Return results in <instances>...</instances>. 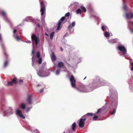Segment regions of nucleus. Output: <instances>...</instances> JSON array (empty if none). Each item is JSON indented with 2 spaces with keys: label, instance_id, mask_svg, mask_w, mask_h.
<instances>
[{
  "label": "nucleus",
  "instance_id": "nucleus-30",
  "mask_svg": "<svg viewBox=\"0 0 133 133\" xmlns=\"http://www.w3.org/2000/svg\"><path fill=\"white\" fill-rule=\"evenodd\" d=\"M116 112V110L115 109H113V111L112 112H111V115H112L114 114Z\"/></svg>",
  "mask_w": 133,
  "mask_h": 133
},
{
  "label": "nucleus",
  "instance_id": "nucleus-41",
  "mask_svg": "<svg viewBox=\"0 0 133 133\" xmlns=\"http://www.w3.org/2000/svg\"><path fill=\"white\" fill-rule=\"evenodd\" d=\"M23 81L22 79H20L19 81V83H20V84L23 83Z\"/></svg>",
  "mask_w": 133,
  "mask_h": 133
},
{
  "label": "nucleus",
  "instance_id": "nucleus-38",
  "mask_svg": "<svg viewBox=\"0 0 133 133\" xmlns=\"http://www.w3.org/2000/svg\"><path fill=\"white\" fill-rule=\"evenodd\" d=\"M131 64L132 65V67L131 68V70L132 71L133 70V63H131Z\"/></svg>",
  "mask_w": 133,
  "mask_h": 133
},
{
  "label": "nucleus",
  "instance_id": "nucleus-45",
  "mask_svg": "<svg viewBox=\"0 0 133 133\" xmlns=\"http://www.w3.org/2000/svg\"><path fill=\"white\" fill-rule=\"evenodd\" d=\"M60 50H61V51H63V49H62V48L61 47L60 48Z\"/></svg>",
  "mask_w": 133,
  "mask_h": 133
},
{
  "label": "nucleus",
  "instance_id": "nucleus-15",
  "mask_svg": "<svg viewBox=\"0 0 133 133\" xmlns=\"http://www.w3.org/2000/svg\"><path fill=\"white\" fill-rule=\"evenodd\" d=\"M75 22H73L68 27V28L69 29L70 28H72L74 27L75 25Z\"/></svg>",
  "mask_w": 133,
  "mask_h": 133
},
{
  "label": "nucleus",
  "instance_id": "nucleus-1",
  "mask_svg": "<svg viewBox=\"0 0 133 133\" xmlns=\"http://www.w3.org/2000/svg\"><path fill=\"white\" fill-rule=\"evenodd\" d=\"M31 38L32 41H34L36 46L39 41V39L36 36L35 34H32L31 36Z\"/></svg>",
  "mask_w": 133,
  "mask_h": 133
},
{
  "label": "nucleus",
  "instance_id": "nucleus-40",
  "mask_svg": "<svg viewBox=\"0 0 133 133\" xmlns=\"http://www.w3.org/2000/svg\"><path fill=\"white\" fill-rule=\"evenodd\" d=\"M4 114L3 115L4 116H7V114H8L7 112H6V111H5L4 112Z\"/></svg>",
  "mask_w": 133,
  "mask_h": 133
},
{
  "label": "nucleus",
  "instance_id": "nucleus-11",
  "mask_svg": "<svg viewBox=\"0 0 133 133\" xmlns=\"http://www.w3.org/2000/svg\"><path fill=\"white\" fill-rule=\"evenodd\" d=\"M125 16L127 19L129 18H132L133 17V14H128L127 13L125 14Z\"/></svg>",
  "mask_w": 133,
  "mask_h": 133
},
{
  "label": "nucleus",
  "instance_id": "nucleus-33",
  "mask_svg": "<svg viewBox=\"0 0 133 133\" xmlns=\"http://www.w3.org/2000/svg\"><path fill=\"white\" fill-rule=\"evenodd\" d=\"M15 38L16 39L18 40H19L20 39V38L18 36H17Z\"/></svg>",
  "mask_w": 133,
  "mask_h": 133
},
{
  "label": "nucleus",
  "instance_id": "nucleus-47",
  "mask_svg": "<svg viewBox=\"0 0 133 133\" xmlns=\"http://www.w3.org/2000/svg\"><path fill=\"white\" fill-rule=\"evenodd\" d=\"M36 133H39V131L38 130H36Z\"/></svg>",
  "mask_w": 133,
  "mask_h": 133
},
{
  "label": "nucleus",
  "instance_id": "nucleus-4",
  "mask_svg": "<svg viewBox=\"0 0 133 133\" xmlns=\"http://www.w3.org/2000/svg\"><path fill=\"white\" fill-rule=\"evenodd\" d=\"M65 19V16L62 17L59 21L58 23V24L57 27V28L56 30H58L60 28V25L62 23H64L63 21Z\"/></svg>",
  "mask_w": 133,
  "mask_h": 133
},
{
  "label": "nucleus",
  "instance_id": "nucleus-46",
  "mask_svg": "<svg viewBox=\"0 0 133 133\" xmlns=\"http://www.w3.org/2000/svg\"><path fill=\"white\" fill-rule=\"evenodd\" d=\"M41 85L40 84H38L37 85V87H39V86H41Z\"/></svg>",
  "mask_w": 133,
  "mask_h": 133
},
{
  "label": "nucleus",
  "instance_id": "nucleus-50",
  "mask_svg": "<svg viewBox=\"0 0 133 133\" xmlns=\"http://www.w3.org/2000/svg\"><path fill=\"white\" fill-rule=\"evenodd\" d=\"M40 0H39V1H40Z\"/></svg>",
  "mask_w": 133,
  "mask_h": 133
},
{
  "label": "nucleus",
  "instance_id": "nucleus-39",
  "mask_svg": "<svg viewBox=\"0 0 133 133\" xmlns=\"http://www.w3.org/2000/svg\"><path fill=\"white\" fill-rule=\"evenodd\" d=\"M43 91H44V88H43L40 90L39 92L40 93H42V92H43Z\"/></svg>",
  "mask_w": 133,
  "mask_h": 133
},
{
  "label": "nucleus",
  "instance_id": "nucleus-25",
  "mask_svg": "<svg viewBox=\"0 0 133 133\" xmlns=\"http://www.w3.org/2000/svg\"><path fill=\"white\" fill-rule=\"evenodd\" d=\"M8 64V62L7 61H5L4 63V67H6L7 65Z\"/></svg>",
  "mask_w": 133,
  "mask_h": 133
},
{
  "label": "nucleus",
  "instance_id": "nucleus-16",
  "mask_svg": "<svg viewBox=\"0 0 133 133\" xmlns=\"http://www.w3.org/2000/svg\"><path fill=\"white\" fill-rule=\"evenodd\" d=\"M19 107L22 109H25V105L23 103L19 105Z\"/></svg>",
  "mask_w": 133,
  "mask_h": 133
},
{
  "label": "nucleus",
  "instance_id": "nucleus-17",
  "mask_svg": "<svg viewBox=\"0 0 133 133\" xmlns=\"http://www.w3.org/2000/svg\"><path fill=\"white\" fill-rule=\"evenodd\" d=\"M93 115V114L92 113H87L86 115H85L83 116V117L86 118L87 116H92Z\"/></svg>",
  "mask_w": 133,
  "mask_h": 133
},
{
  "label": "nucleus",
  "instance_id": "nucleus-5",
  "mask_svg": "<svg viewBox=\"0 0 133 133\" xmlns=\"http://www.w3.org/2000/svg\"><path fill=\"white\" fill-rule=\"evenodd\" d=\"M86 120V118H85L84 119L81 118L80 119L79 123V126L80 127L83 128L84 127L85 124L84 122Z\"/></svg>",
  "mask_w": 133,
  "mask_h": 133
},
{
  "label": "nucleus",
  "instance_id": "nucleus-22",
  "mask_svg": "<svg viewBox=\"0 0 133 133\" xmlns=\"http://www.w3.org/2000/svg\"><path fill=\"white\" fill-rule=\"evenodd\" d=\"M104 35V36L107 37H109L110 36L109 33L107 31L105 32Z\"/></svg>",
  "mask_w": 133,
  "mask_h": 133
},
{
  "label": "nucleus",
  "instance_id": "nucleus-28",
  "mask_svg": "<svg viewBox=\"0 0 133 133\" xmlns=\"http://www.w3.org/2000/svg\"><path fill=\"white\" fill-rule=\"evenodd\" d=\"M36 56L37 58H39L40 57V55L39 52H38L36 55Z\"/></svg>",
  "mask_w": 133,
  "mask_h": 133
},
{
  "label": "nucleus",
  "instance_id": "nucleus-48",
  "mask_svg": "<svg viewBox=\"0 0 133 133\" xmlns=\"http://www.w3.org/2000/svg\"><path fill=\"white\" fill-rule=\"evenodd\" d=\"M45 35H46V36H48V34L46 33H45Z\"/></svg>",
  "mask_w": 133,
  "mask_h": 133
},
{
  "label": "nucleus",
  "instance_id": "nucleus-52",
  "mask_svg": "<svg viewBox=\"0 0 133 133\" xmlns=\"http://www.w3.org/2000/svg\"><path fill=\"white\" fill-rule=\"evenodd\" d=\"M132 25H133V22L132 23Z\"/></svg>",
  "mask_w": 133,
  "mask_h": 133
},
{
  "label": "nucleus",
  "instance_id": "nucleus-44",
  "mask_svg": "<svg viewBox=\"0 0 133 133\" xmlns=\"http://www.w3.org/2000/svg\"><path fill=\"white\" fill-rule=\"evenodd\" d=\"M37 26L39 28H40V25L39 24H37Z\"/></svg>",
  "mask_w": 133,
  "mask_h": 133
},
{
  "label": "nucleus",
  "instance_id": "nucleus-36",
  "mask_svg": "<svg viewBox=\"0 0 133 133\" xmlns=\"http://www.w3.org/2000/svg\"><path fill=\"white\" fill-rule=\"evenodd\" d=\"M2 15L3 16H5V13L4 12H3L2 13Z\"/></svg>",
  "mask_w": 133,
  "mask_h": 133
},
{
  "label": "nucleus",
  "instance_id": "nucleus-9",
  "mask_svg": "<svg viewBox=\"0 0 133 133\" xmlns=\"http://www.w3.org/2000/svg\"><path fill=\"white\" fill-rule=\"evenodd\" d=\"M28 97L27 100L29 104H31L32 103V96L31 95H28Z\"/></svg>",
  "mask_w": 133,
  "mask_h": 133
},
{
  "label": "nucleus",
  "instance_id": "nucleus-29",
  "mask_svg": "<svg viewBox=\"0 0 133 133\" xmlns=\"http://www.w3.org/2000/svg\"><path fill=\"white\" fill-rule=\"evenodd\" d=\"M101 110L102 109H98L97 111V114H99V113L100 112Z\"/></svg>",
  "mask_w": 133,
  "mask_h": 133
},
{
  "label": "nucleus",
  "instance_id": "nucleus-10",
  "mask_svg": "<svg viewBox=\"0 0 133 133\" xmlns=\"http://www.w3.org/2000/svg\"><path fill=\"white\" fill-rule=\"evenodd\" d=\"M79 90L81 92H87V90H86V88L84 86H81L79 89Z\"/></svg>",
  "mask_w": 133,
  "mask_h": 133
},
{
  "label": "nucleus",
  "instance_id": "nucleus-26",
  "mask_svg": "<svg viewBox=\"0 0 133 133\" xmlns=\"http://www.w3.org/2000/svg\"><path fill=\"white\" fill-rule=\"evenodd\" d=\"M39 59L37 61V62L39 64H41L42 62V60L41 58H38Z\"/></svg>",
  "mask_w": 133,
  "mask_h": 133
},
{
  "label": "nucleus",
  "instance_id": "nucleus-19",
  "mask_svg": "<svg viewBox=\"0 0 133 133\" xmlns=\"http://www.w3.org/2000/svg\"><path fill=\"white\" fill-rule=\"evenodd\" d=\"M1 43V45L2 48V49L3 51L4 50H6V49L5 47V46L4 44L3 43H2V42Z\"/></svg>",
  "mask_w": 133,
  "mask_h": 133
},
{
  "label": "nucleus",
  "instance_id": "nucleus-42",
  "mask_svg": "<svg viewBox=\"0 0 133 133\" xmlns=\"http://www.w3.org/2000/svg\"><path fill=\"white\" fill-rule=\"evenodd\" d=\"M101 28L103 31H104V26H102L101 27Z\"/></svg>",
  "mask_w": 133,
  "mask_h": 133
},
{
  "label": "nucleus",
  "instance_id": "nucleus-37",
  "mask_svg": "<svg viewBox=\"0 0 133 133\" xmlns=\"http://www.w3.org/2000/svg\"><path fill=\"white\" fill-rule=\"evenodd\" d=\"M34 49H33L32 50V53H31L32 55V56H34L33 54H34Z\"/></svg>",
  "mask_w": 133,
  "mask_h": 133
},
{
  "label": "nucleus",
  "instance_id": "nucleus-31",
  "mask_svg": "<svg viewBox=\"0 0 133 133\" xmlns=\"http://www.w3.org/2000/svg\"><path fill=\"white\" fill-rule=\"evenodd\" d=\"M60 70H57L56 72V74L57 75H58L60 73Z\"/></svg>",
  "mask_w": 133,
  "mask_h": 133
},
{
  "label": "nucleus",
  "instance_id": "nucleus-3",
  "mask_svg": "<svg viewBox=\"0 0 133 133\" xmlns=\"http://www.w3.org/2000/svg\"><path fill=\"white\" fill-rule=\"evenodd\" d=\"M18 83L17 81V78L16 77L14 78L12 80V81L8 82V85H12L13 84L16 85Z\"/></svg>",
  "mask_w": 133,
  "mask_h": 133
},
{
  "label": "nucleus",
  "instance_id": "nucleus-51",
  "mask_svg": "<svg viewBox=\"0 0 133 133\" xmlns=\"http://www.w3.org/2000/svg\"><path fill=\"white\" fill-rule=\"evenodd\" d=\"M124 9H125V7H124Z\"/></svg>",
  "mask_w": 133,
  "mask_h": 133
},
{
  "label": "nucleus",
  "instance_id": "nucleus-27",
  "mask_svg": "<svg viewBox=\"0 0 133 133\" xmlns=\"http://www.w3.org/2000/svg\"><path fill=\"white\" fill-rule=\"evenodd\" d=\"M70 15V13L69 12H68L65 14V17H68V16H69Z\"/></svg>",
  "mask_w": 133,
  "mask_h": 133
},
{
  "label": "nucleus",
  "instance_id": "nucleus-7",
  "mask_svg": "<svg viewBox=\"0 0 133 133\" xmlns=\"http://www.w3.org/2000/svg\"><path fill=\"white\" fill-rule=\"evenodd\" d=\"M117 49L120 51L123 52L124 54H126L127 52V51L125 47L123 46H119Z\"/></svg>",
  "mask_w": 133,
  "mask_h": 133
},
{
  "label": "nucleus",
  "instance_id": "nucleus-18",
  "mask_svg": "<svg viewBox=\"0 0 133 133\" xmlns=\"http://www.w3.org/2000/svg\"><path fill=\"white\" fill-rule=\"evenodd\" d=\"M76 12L77 14H81L82 11L80 9L78 8L76 10Z\"/></svg>",
  "mask_w": 133,
  "mask_h": 133
},
{
  "label": "nucleus",
  "instance_id": "nucleus-21",
  "mask_svg": "<svg viewBox=\"0 0 133 133\" xmlns=\"http://www.w3.org/2000/svg\"><path fill=\"white\" fill-rule=\"evenodd\" d=\"M81 8L84 12H86V9L84 6H81Z\"/></svg>",
  "mask_w": 133,
  "mask_h": 133
},
{
  "label": "nucleus",
  "instance_id": "nucleus-12",
  "mask_svg": "<svg viewBox=\"0 0 133 133\" xmlns=\"http://www.w3.org/2000/svg\"><path fill=\"white\" fill-rule=\"evenodd\" d=\"M51 59L52 61H54L56 60V56L54 52H52L51 56Z\"/></svg>",
  "mask_w": 133,
  "mask_h": 133
},
{
  "label": "nucleus",
  "instance_id": "nucleus-20",
  "mask_svg": "<svg viewBox=\"0 0 133 133\" xmlns=\"http://www.w3.org/2000/svg\"><path fill=\"white\" fill-rule=\"evenodd\" d=\"M76 126V123L75 122L72 125V130L74 131L75 130V128Z\"/></svg>",
  "mask_w": 133,
  "mask_h": 133
},
{
  "label": "nucleus",
  "instance_id": "nucleus-32",
  "mask_svg": "<svg viewBox=\"0 0 133 133\" xmlns=\"http://www.w3.org/2000/svg\"><path fill=\"white\" fill-rule=\"evenodd\" d=\"M2 39L1 38V34H0V42L2 43Z\"/></svg>",
  "mask_w": 133,
  "mask_h": 133
},
{
  "label": "nucleus",
  "instance_id": "nucleus-6",
  "mask_svg": "<svg viewBox=\"0 0 133 133\" xmlns=\"http://www.w3.org/2000/svg\"><path fill=\"white\" fill-rule=\"evenodd\" d=\"M40 4L41 5L40 11L41 12V15H42L44 14L45 11V6L44 5L43 2V1L41 2Z\"/></svg>",
  "mask_w": 133,
  "mask_h": 133
},
{
  "label": "nucleus",
  "instance_id": "nucleus-49",
  "mask_svg": "<svg viewBox=\"0 0 133 133\" xmlns=\"http://www.w3.org/2000/svg\"><path fill=\"white\" fill-rule=\"evenodd\" d=\"M63 133H65V132H63Z\"/></svg>",
  "mask_w": 133,
  "mask_h": 133
},
{
  "label": "nucleus",
  "instance_id": "nucleus-35",
  "mask_svg": "<svg viewBox=\"0 0 133 133\" xmlns=\"http://www.w3.org/2000/svg\"><path fill=\"white\" fill-rule=\"evenodd\" d=\"M32 108V107H29V108H28L27 109V111H29L30 109Z\"/></svg>",
  "mask_w": 133,
  "mask_h": 133
},
{
  "label": "nucleus",
  "instance_id": "nucleus-34",
  "mask_svg": "<svg viewBox=\"0 0 133 133\" xmlns=\"http://www.w3.org/2000/svg\"><path fill=\"white\" fill-rule=\"evenodd\" d=\"M34 61L32 60V66H34Z\"/></svg>",
  "mask_w": 133,
  "mask_h": 133
},
{
  "label": "nucleus",
  "instance_id": "nucleus-2",
  "mask_svg": "<svg viewBox=\"0 0 133 133\" xmlns=\"http://www.w3.org/2000/svg\"><path fill=\"white\" fill-rule=\"evenodd\" d=\"M71 85L72 87L76 88V81L75 79L74 76L73 75H71L70 79Z\"/></svg>",
  "mask_w": 133,
  "mask_h": 133
},
{
  "label": "nucleus",
  "instance_id": "nucleus-8",
  "mask_svg": "<svg viewBox=\"0 0 133 133\" xmlns=\"http://www.w3.org/2000/svg\"><path fill=\"white\" fill-rule=\"evenodd\" d=\"M16 113L17 114L20 116L21 118H24L25 117L22 114L21 111L18 110H17L16 111Z\"/></svg>",
  "mask_w": 133,
  "mask_h": 133
},
{
  "label": "nucleus",
  "instance_id": "nucleus-13",
  "mask_svg": "<svg viewBox=\"0 0 133 133\" xmlns=\"http://www.w3.org/2000/svg\"><path fill=\"white\" fill-rule=\"evenodd\" d=\"M58 66L59 68H63L64 66V65L63 63L62 62H59L57 65Z\"/></svg>",
  "mask_w": 133,
  "mask_h": 133
},
{
  "label": "nucleus",
  "instance_id": "nucleus-14",
  "mask_svg": "<svg viewBox=\"0 0 133 133\" xmlns=\"http://www.w3.org/2000/svg\"><path fill=\"white\" fill-rule=\"evenodd\" d=\"M3 55L5 57L6 59H7L8 57V54L6 51V50H4L3 51Z\"/></svg>",
  "mask_w": 133,
  "mask_h": 133
},
{
  "label": "nucleus",
  "instance_id": "nucleus-43",
  "mask_svg": "<svg viewBox=\"0 0 133 133\" xmlns=\"http://www.w3.org/2000/svg\"><path fill=\"white\" fill-rule=\"evenodd\" d=\"M16 31H17V30L16 29H15L13 31V32L14 34H15L16 32Z\"/></svg>",
  "mask_w": 133,
  "mask_h": 133
},
{
  "label": "nucleus",
  "instance_id": "nucleus-24",
  "mask_svg": "<svg viewBox=\"0 0 133 133\" xmlns=\"http://www.w3.org/2000/svg\"><path fill=\"white\" fill-rule=\"evenodd\" d=\"M94 116L93 117V120L95 121L98 118V116L95 115V114L93 115Z\"/></svg>",
  "mask_w": 133,
  "mask_h": 133
},
{
  "label": "nucleus",
  "instance_id": "nucleus-23",
  "mask_svg": "<svg viewBox=\"0 0 133 133\" xmlns=\"http://www.w3.org/2000/svg\"><path fill=\"white\" fill-rule=\"evenodd\" d=\"M55 32H52L50 35V37L51 39H52L53 38V37L54 35Z\"/></svg>",
  "mask_w": 133,
  "mask_h": 133
}]
</instances>
